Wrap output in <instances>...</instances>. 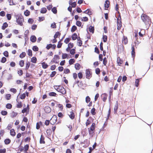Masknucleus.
Wrapping results in <instances>:
<instances>
[{
  "label": "nucleus",
  "instance_id": "f257e3e1",
  "mask_svg": "<svg viewBox=\"0 0 153 153\" xmlns=\"http://www.w3.org/2000/svg\"><path fill=\"white\" fill-rule=\"evenodd\" d=\"M141 19L146 25L150 26L152 23L151 19L147 15L143 14L141 16Z\"/></svg>",
  "mask_w": 153,
  "mask_h": 153
},
{
  "label": "nucleus",
  "instance_id": "f03ea898",
  "mask_svg": "<svg viewBox=\"0 0 153 153\" xmlns=\"http://www.w3.org/2000/svg\"><path fill=\"white\" fill-rule=\"evenodd\" d=\"M54 88L58 92H59L62 94H66V92L65 89L61 85L54 86Z\"/></svg>",
  "mask_w": 153,
  "mask_h": 153
},
{
  "label": "nucleus",
  "instance_id": "7ed1b4c3",
  "mask_svg": "<svg viewBox=\"0 0 153 153\" xmlns=\"http://www.w3.org/2000/svg\"><path fill=\"white\" fill-rule=\"evenodd\" d=\"M16 22L18 25L20 26H22L23 24L22 22L24 21V19L21 14L17 15Z\"/></svg>",
  "mask_w": 153,
  "mask_h": 153
},
{
  "label": "nucleus",
  "instance_id": "20e7f679",
  "mask_svg": "<svg viewBox=\"0 0 153 153\" xmlns=\"http://www.w3.org/2000/svg\"><path fill=\"white\" fill-rule=\"evenodd\" d=\"M92 73L91 71L89 69H87L85 71L86 78L89 79L92 77Z\"/></svg>",
  "mask_w": 153,
  "mask_h": 153
},
{
  "label": "nucleus",
  "instance_id": "39448f33",
  "mask_svg": "<svg viewBox=\"0 0 153 153\" xmlns=\"http://www.w3.org/2000/svg\"><path fill=\"white\" fill-rule=\"evenodd\" d=\"M44 110L46 113H49L51 111V109L50 107L47 106L44 107Z\"/></svg>",
  "mask_w": 153,
  "mask_h": 153
},
{
  "label": "nucleus",
  "instance_id": "423d86ee",
  "mask_svg": "<svg viewBox=\"0 0 153 153\" xmlns=\"http://www.w3.org/2000/svg\"><path fill=\"white\" fill-rule=\"evenodd\" d=\"M118 108V101H117L114 107V111L115 114H116Z\"/></svg>",
  "mask_w": 153,
  "mask_h": 153
},
{
  "label": "nucleus",
  "instance_id": "0eeeda50",
  "mask_svg": "<svg viewBox=\"0 0 153 153\" xmlns=\"http://www.w3.org/2000/svg\"><path fill=\"white\" fill-rule=\"evenodd\" d=\"M72 0H70L69 1V4L70 5H71V7H72L74 8L76 7V4L75 1L72 2Z\"/></svg>",
  "mask_w": 153,
  "mask_h": 153
},
{
  "label": "nucleus",
  "instance_id": "6e6552de",
  "mask_svg": "<svg viewBox=\"0 0 153 153\" xmlns=\"http://www.w3.org/2000/svg\"><path fill=\"white\" fill-rule=\"evenodd\" d=\"M57 117L56 116V115H53L52 118L50 120H52V118H53V119L55 118V119L54 121H53V122H51L50 123L51 125H53L57 121Z\"/></svg>",
  "mask_w": 153,
  "mask_h": 153
},
{
  "label": "nucleus",
  "instance_id": "1a4fd4ad",
  "mask_svg": "<svg viewBox=\"0 0 153 153\" xmlns=\"http://www.w3.org/2000/svg\"><path fill=\"white\" fill-rule=\"evenodd\" d=\"M131 49H132V51L131 54L132 55V56L133 57V59L134 58V57L135 56V48H134V45L132 46L131 47Z\"/></svg>",
  "mask_w": 153,
  "mask_h": 153
},
{
  "label": "nucleus",
  "instance_id": "9d476101",
  "mask_svg": "<svg viewBox=\"0 0 153 153\" xmlns=\"http://www.w3.org/2000/svg\"><path fill=\"white\" fill-rule=\"evenodd\" d=\"M36 40V38L34 35H32L30 37V40L32 42H35Z\"/></svg>",
  "mask_w": 153,
  "mask_h": 153
},
{
  "label": "nucleus",
  "instance_id": "9b49d317",
  "mask_svg": "<svg viewBox=\"0 0 153 153\" xmlns=\"http://www.w3.org/2000/svg\"><path fill=\"white\" fill-rule=\"evenodd\" d=\"M109 3L108 0H106L104 6H105V10H106L109 7Z\"/></svg>",
  "mask_w": 153,
  "mask_h": 153
},
{
  "label": "nucleus",
  "instance_id": "f8f14e48",
  "mask_svg": "<svg viewBox=\"0 0 153 153\" xmlns=\"http://www.w3.org/2000/svg\"><path fill=\"white\" fill-rule=\"evenodd\" d=\"M70 114H68L70 118L72 120L74 118L75 115L73 111H71L70 112Z\"/></svg>",
  "mask_w": 153,
  "mask_h": 153
},
{
  "label": "nucleus",
  "instance_id": "ddd939ff",
  "mask_svg": "<svg viewBox=\"0 0 153 153\" xmlns=\"http://www.w3.org/2000/svg\"><path fill=\"white\" fill-rule=\"evenodd\" d=\"M117 29L119 30L121 29L122 27V22L121 20L117 22Z\"/></svg>",
  "mask_w": 153,
  "mask_h": 153
},
{
  "label": "nucleus",
  "instance_id": "4468645a",
  "mask_svg": "<svg viewBox=\"0 0 153 153\" xmlns=\"http://www.w3.org/2000/svg\"><path fill=\"white\" fill-rule=\"evenodd\" d=\"M117 63L119 66H121L123 63V61L122 59H121L119 57H118L117 59Z\"/></svg>",
  "mask_w": 153,
  "mask_h": 153
},
{
  "label": "nucleus",
  "instance_id": "2eb2a0df",
  "mask_svg": "<svg viewBox=\"0 0 153 153\" xmlns=\"http://www.w3.org/2000/svg\"><path fill=\"white\" fill-rule=\"evenodd\" d=\"M95 127L96 124L94 123H93L90 127L89 129L90 130V131H94L95 130Z\"/></svg>",
  "mask_w": 153,
  "mask_h": 153
},
{
  "label": "nucleus",
  "instance_id": "dca6fc26",
  "mask_svg": "<svg viewBox=\"0 0 153 153\" xmlns=\"http://www.w3.org/2000/svg\"><path fill=\"white\" fill-rule=\"evenodd\" d=\"M89 32L93 33H94V26H90L89 28Z\"/></svg>",
  "mask_w": 153,
  "mask_h": 153
},
{
  "label": "nucleus",
  "instance_id": "f3484780",
  "mask_svg": "<svg viewBox=\"0 0 153 153\" xmlns=\"http://www.w3.org/2000/svg\"><path fill=\"white\" fill-rule=\"evenodd\" d=\"M45 137H43L42 134L41 135V138L40 140V143L41 144L43 143L44 144L45 143V141H44Z\"/></svg>",
  "mask_w": 153,
  "mask_h": 153
},
{
  "label": "nucleus",
  "instance_id": "a211bd4d",
  "mask_svg": "<svg viewBox=\"0 0 153 153\" xmlns=\"http://www.w3.org/2000/svg\"><path fill=\"white\" fill-rule=\"evenodd\" d=\"M8 25L6 22H4L3 25L1 27L2 29L4 30L5 29L8 27Z\"/></svg>",
  "mask_w": 153,
  "mask_h": 153
},
{
  "label": "nucleus",
  "instance_id": "6ab92c4d",
  "mask_svg": "<svg viewBox=\"0 0 153 153\" xmlns=\"http://www.w3.org/2000/svg\"><path fill=\"white\" fill-rule=\"evenodd\" d=\"M4 142L5 144L7 145L10 143L11 140L9 138H7L4 140Z\"/></svg>",
  "mask_w": 153,
  "mask_h": 153
},
{
  "label": "nucleus",
  "instance_id": "aec40b11",
  "mask_svg": "<svg viewBox=\"0 0 153 153\" xmlns=\"http://www.w3.org/2000/svg\"><path fill=\"white\" fill-rule=\"evenodd\" d=\"M16 134L15 130L14 129H12L10 130V134L12 136H14Z\"/></svg>",
  "mask_w": 153,
  "mask_h": 153
},
{
  "label": "nucleus",
  "instance_id": "412c9836",
  "mask_svg": "<svg viewBox=\"0 0 153 153\" xmlns=\"http://www.w3.org/2000/svg\"><path fill=\"white\" fill-rule=\"evenodd\" d=\"M41 64L42 65V67L44 69H46L48 67V65L45 62H43Z\"/></svg>",
  "mask_w": 153,
  "mask_h": 153
},
{
  "label": "nucleus",
  "instance_id": "4be33fe9",
  "mask_svg": "<svg viewBox=\"0 0 153 153\" xmlns=\"http://www.w3.org/2000/svg\"><path fill=\"white\" fill-rule=\"evenodd\" d=\"M72 39L73 40H75L76 39L77 37V35L76 33H74L71 36Z\"/></svg>",
  "mask_w": 153,
  "mask_h": 153
},
{
  "label": "nucleus",
  "instance_id": "5701e85b",
  "mask_svg": "<svg viewBox=\"0 0 153 153\" xmlns=\"http://www.w3.org/2000/svg\"><path fill=\"white\" fill-rule=\"evenodd\" d=\"M47 12V10L45 7H42L41 8L40 13H45Z\"/></svg>",
  "mask_w": 153,
  "mask_h": 153
},
{
  "label": "nucleus",
  "instance_id": "b1692460",
  "mask_svg": "<svg viewBox=\"0 0 153 153\" xmlns=\"http://www.w3.org/2000/svg\"><path fill=\"white\" fill-rule=\"evenodd\" d=\"M61 35V33L59 31H57L56 33L54 36V38H57L58 36H59Z\"/></svg>",
  "mask_w": 153,
  "mask_h": 153
},
{
  "label": "nucleus",
  "instance_id": "393cba45",
  "mask_svg": "<svg viewBox=\"0 0 153 153\" xmlns=\"http://www.w3.org/2000/svg\"><path fill=\"white\" fill-rule=\"evenodd\" d=\"M24 15L26 16H28L30 15V12L27 10H26L24 12Z\"/></svg>",
  "mask_w": 153,
  "mask_h": 153
},
{
  "label": "nucleus",
  "instance_id": "a878e982",
  "mask_svg": "<svg viewBox=\"0 0 153 153\" xmlns=\"http://www.w3.org/2000/svg\"><path fill=\"white\" fill-rule=\"evenodd\" d=\"M75 48H76L75 47L70 50V53L71 55H73L75 53Z\"/></svg>",
  "mask_w": 153,
  "mask_h": 153
},
{
  "label": "nucleus",
  "instance_id": "bb28decb",
  "mask_svg": "<svg viewBox=\"0 0 153 153\" xmlns=\"http://www.w3.org/2000/svg\"><path fill=\"white\" fill-rule=\"evenodd\" d=\"M29 112V110L27 108H24L22 111V113H25V112L28 113Z\"/></svg>",
  "mask_w": 153,
  "mask_h": 153
},
{
  "label": "nucleus",
  "instance_id": "cd10ccee",
  "mask_svg": "<svg viewBox=\"0 0 153 153\" xmlns=\"http://www.w3.org/2000/svg\"><path fill=\"white\" fill-rule=\"evenodd\" d=\"M51 11L53 13L55 14H56L57 13V10L56 7H53L51 9Z\"/></svg>",
  "mask_w": 153,
  "mask_h": 153
},
{
  "label": "nucleus",
  "instance_id": "c85d7f7f",
  "mask_svg": "<svg viewBox=\"0 0 153 153\" xmlns=\"http://www.w3.org/2000/svg\"><path fill=\"white\" fill-rule=\"evenodd\" d=\"M12 105L9 103H7L6 105V108L8 109H10L12 108Z\"/></svg>",
  "mask_w": 153,
  "mask_h": 153
},
{
  "label": "nucleus",
  "instance_id": "c756f323",
  "mask_svg": "<svg viewBox=\"0 0 153 153\" xmlns=\"http://www.w3.org/2000/svg\"><path fill=\"white\" fill-rule=\"evenodd\" d=\"M77 27L75 25H74L72 26L71 31L72 32H74L76 29H77Z\"/></svg>",
  "mask_w": 153,
  "mask_h": 153
},
{
  "label": "nucleus",
  "instance_id": "7c9ffc66",
  "mask_svg": "<svg viewBox=\"0 0 153 153\" xmlns=\"http://www.w3.org/2000/svg\"><path fill=\"white\" fill-rule=\"evenodd\" d=\"M32 50L34 51H39V48L36 45L34 46L33 47Z\"/></svg>",
  "mask_w": 153,
  "mask_h": 153
},
{
  "label": "nucleus",
  "instance_id": "2f4dec72",
  "mask_svg": "<svg viewBox=\"0 0 153 153\" xmlns=\"http://www.w3.org/2000/svg\"><path fill=\"white\" fill-rule=\"evenodd\" d=\"M32 75L28 73L27 72H26V76H25V77L28 78H32Z\"/></svg>",
  "mask_w": 153,
  "mask_h": 153
},
{
  "label": "nucleus",
  "instance_id": "473e14b6",
  "mask_svg": "<svg viewBox=\"0 0 153 153\" xmlns=\"http://www.w3.org/2000/svg\"><path fill=\"white\" fill-rule=\"evenodd\" d=\"M49 95L50 96L56 97L57 94L54 92H49Z\"/></svg>",
  "mask_w": 153,
  "mask_h": 153
},
{
  "label": "nucleus",
  "instance_id": "72a5a7b5",
  "mask_svg": "<svg viewBox=\"0 0 153 153\" xmlns=\"http://www.w3.org/2000/svg\"><path fill=\"white\" fill-rule=\"evenodd\" d=\"M26 65L25 67V70H28L30 65V62H27L26 63Z\"/></svg>",
  "mask_w": 153,
  "mask_h": 153
},
{
  "label": "nucleus",
  "instance_id": "f704fd0d",
  "mask_svg": "<svg viewBox=\"0 0 153 153\" xmlns=\"http://www.w3.org/2000/svg\"><path fill=\"white\" fill-rule=\"evenodd\" d=\"M37 59L36 57H33L31 59V62L33 63H35L36 62Z\"/></svg>",
  "mask_w": 153,
  "mask_h": 153
},
{
  "label": "nucleus",
  "instance_id": "c9c22d12",
  "mask_svg": "<svg viewBox=\"0 0 153 153\" xmlns=\"http://www.w3.org/2000/svg\"><path fill=\"white\" fill-rule=\"evenodd\" d=\"M75 62V60L74 59H71L69 61V63L70 65H71L74 64Z\"/></svg>",
  "mask_w": 153,
  "mask_h": 153
},
{
  "label": "nucleus",
  "instance_id": "e433bc0d",
  "mask_svg": "<svg viewBox=\"0 0 153 153\" xmlns=\"http://www.w3.org/2000/svg\"><path fill=\"white\" fill-rule=\"evenodd\" d=\"M102 39H103V42H105L107 41V36L106 35H103Z\"/></svg>",
  "mask_w": 153,
  "mask_h": 153
},
{
  "label": "nucleus",
  "instance_id": "4c0bfd02",
  "mask_svg": "<svg viewBox=\"0 0 153 153\" xmlns=\"http://www.w3.org/2000/svg\"><path fill=\"white\" fill-rule=\"evenodd\" d=\"M123 42L124 43L125 45L126 44L128 43L127 39L126 37V38L124 36L123 37V39L122 40Z\"/></svg>",
  "mask_w": 153,
  "mask_h": 153
},
{
  "label": "nucleus",
  "instance_id": "58836bf2",
  "mask_svg": "<svg viewBox=\"0 0 153 153\" xmlns=\"http://www.w3.org/2000/svg\"><path fill=\"white\" fill-rule=\"evenodd\" d=\"M25 52H22L19 55V57L21 58H23L25 56Z\"/></svg>",
  "mask_w": 153,
  "mask_h": 153
},
{
  "label": "nucleus",
  "instance_id": "ea45409f",
  "mask_svg": "<svg viewBox=\"0 0 153 153\" xmlns=\"http://www.w3.org/2000/svg\"><path fill=\"white\" fill-rule=\"evenodd\" d=\"M139 79H136L135 82V85L136 87H138L139 85Z\"/></svg>",
  "mask_w": 153,
  "mask_h": 153
},
{
  "label": "nucleus",
  "instance_id": "a19ab883",
  "mask_svg": "<svg viewBox=\"0 0 153 153\" xmlns=\"http://www.w3.org/2000/svg\"><path fill=\"white\" fill-rule=\"evenodd\" d=\"M28 56H32V50L31 49H29L28 50Z\"/></svg>",
  "mask_w": 153,
  "mask_h": 153
},
{
  "label": "nucleus",
  "instance_id": "79ce46f5",
  "mask_svg": "<svg viewBox=\"0 0 153 153\" xmlns=\"http://www.w3.org/2000/svg\"><path fill=\"white\" fill-rule=\"evenodd\" d=\"M95 110L96 109L94 108L91 109V113L93 115H95L96 114V113L95 112Z\"/></svg>",
  "mask_w": 153,
  "mask_h": 153
},
{
  "label": "nucleus",
  "instance_id": "37998d69",
  "mask_svg": "<svg viewBox=\"0 0 153 153\" xmlns=\"http://www.w3.org/2000/svg\"><path fill=\"white\" fill-rule=\"evenodd\" d=\"M60 59L59 56L58 55H55L54 57L53 58V60H59Z\"/></svg>",
  "mask_w": 153,
  "mask_h": 153
},
{
  "label": "nucleus",
  "instance_id": "c03bdc74",
  "mask_svg": "<svg viewBox=\"0 0 153 153\" xmlns=\"http://www.w3.org/2000/svg\"><path fill=\"white\" fill-rule=\"evenodd\" d=\"M11 97V94H7L6 95L5 98L7 100H9L10 99Z\"/></svg>",
  "mask_w": 153,
  "mask_h": 153
},
{
  "label": "nucleus",
  "instance_id": "a18cd8bd",
  "mask_svg": "<svg viewBox=\"0 0 153 153\" xmlns=\"http://www.w3.org/2000/svg\"><path fill=\"white\" fill-rule=\"evenodd\" d=\"M46 132L48 136H50L52 133V131L50 129H47Z\"/></svg>",
  "mask_w": 153,
  "mask_h": 153
},
{
  "label": "nucleus",
  "instance_id": "49530a36",
  "mask_svg": "<svg viewBox=\"0 0 153 153\" xmlns=\"http://www.w3.org/2000/svg\"><path fill=\"white\" fill-rule=\"evenodd\" d=\"M1 114L3 116L6 115L7 114V112L6 111L2 110L1 111Z\"/></svg>",
  "mask_w": 153,
  "mask_h": 153
},
{
  "label": "nucleus",
  "instance_id": "de8ad7c7",
  "mask_svg": "<svg viewBox=\"0 0 153 153\" xmlns=\"http://www.w3.org/2000/svg\"><path fill=\"white\" fill-rule=\"evenodd\" d=\"M70 72V70L68 68H66L64 70V73L65 74H68Z\"/></svg>",
  "mask_w": 153,
  "mask_h": 153
},
{
  "label": "nucleus",
  "instance_id": "09e8293b",
  "mask_svg": "<svg viewBox=\"0 0 153 153\" xmlns=\"http://www.w3.org/2000/svg\"><path fill=\"white\" fill-rule=\"evenodd\" d=\"M17 73L19 76H21L23 75V71L22 70L20 69L18 71Z\"/></svg>",
  "mask_w": 153,
  "mask_h": 153
},
{
  "label": "nucleus",
  "instance_id": "8fccbe9b",
  "mask_svg": "<svg viewBox=\"0 0 153 153\" xmlns=\"http://www.w3.org/2000/svg\"><path fill=\"white\" fill-rule=\"evenodd\" d=\"M80 65L79 63H76L75 64V68L76 70H79L80 69L79 67L80 66Z\"/></svg>",
  "mask_w": 153,
  "mask_h": 153
},
{
  "label": "nucleus",
  "instance_id": "3c124183",
  "mask_svg": "<svg viewBox=\"0 0 153 153\" xmlns=\"http://www.w3.org/2000/svg\"><path fill=\"white\" fill-rule=\"evenodd\" d=\"M29 148V145L28 144L25 145L24 147V151L27 152Z\"/></svg>",
  "mask_w": 153,
  "mask_h": 153
},
{
  "label": "nucleus",
  "instance_id": "603ef678",
  "mask_svg": "<svg viewBox=\"0 0 153 153\" xmlns=\"http://www.w3.org/2000/svg\"><path fill=\"white\" fill-rule=\"evenodd\" d=\"M19 65L21 67H22L24 65V62L23 60H21L19 62Z\"/></svg>",
  "mask_w": 153,
  "mask_h": 153
},
{
  "label": "nucleus",
  "instance_id": "864d4df0",
  "mask_svg": "<svg viewBox=\"0 0 153 153\" xmlns=\"http://www.w3.org/2000/svg\"><path fill=\"white\" fill-rule=\"evenodd\" d=\"M56 71H53L50 74V77L51 78L53 77L56 74Z\"/></svg>",
  "mask_w": 153,
  "mask_h": 153
},
{
  "label": "nucleus",
  "instance_id": "5fc2aeb1",
  "mask_svg": "<svg viewBox=\"0 0 153 153\" xmlns=\"http://www.w3.org/2000/svg\"><path fill=\"white\" fill-rule=\"evenodd\" d=\"M22 106V105L21 102H19L17 105V107L18 108H21Z\"/></svg>",
  "mask_w": 153,
  "mask_h": 153
},
{
  "label": "nucleus",
  "instance_id": "6e6d98bb",
  "mask_svg": "<svg viewBox=\"0 0 153 153\" xmlns=\"http://www.w3.org/2000/svg\"><path fill=\"white\" fill-rule=\"evenodd\" d=\"M8 1L10 5H15L16 4L13 3V0H8Z\"/></svg>",
  "mask_w": 153,
  "mask_h": 153
},
{
  "label": "nucleus",
  "instance_id": "4d7b16f0",
  "mask_svg": "<svg viewBox=\"0 0 153 153\" xmlns=\"http://www.w3.org/2000/svg\"><path fill=\"white\" fill-rule=\"evenodd\" d=\"M104 95V96L103 97L102 100L104 102H105L107 99V96L106 95V94H102V97H103Z\"/></svg>",
  "mask_w": 153,
  "mask_h": 153
},
{
  "label": "nucleus",
  "instance_id": "13d9d810",
  "mask_svg": "<svg viewBox=\"0 0 153 153\" xmlns=\"http://www.w3.org/2000/svg\"><path fill=\"white\" fill-rule=\"evenodd\" d=\"M6 58L4 57H2L1 60L0 62L1 63H4L6 61Z\"/></svg>",
  "mask_w": 153,
  "mask_h": 153
},
{
  "label": "nucleus",
  "instance_id": "bf43d9fd",
  "mask_svg": "<svg viewBox=\"0 0 153 153\" xmlns=\"http://www.w3.org/2000/svg\"><path fill=\"white\" fill-rule=\"evenodd\" d=\"M81 22L79 21H77L76 22V25L78 27H80L82 25Z\"/></svg>",
  "mask_w": 153,
  "mask_h": 153
},
{
  "label": "nucleus",
  "instance_id": "052dcab7",
  "mask_svg": "<svg viewBox=\"0 0 153 153\" xmlns=\"http://www.w3.org/2000/svg\"><path fill=\"white\" fill-rule=\"evenodd\" d=\"M6 17L7 19L8 20H10L11 18V15L10 14L7 13L6 15Z\"/></svg>",
  "mask_w": 153,
  "mask_h": 153
},
{
  "label": "nucleus",
  "instance_id": "680f3d73",
  "mask_svg": "<svg viewBox=\"0 0 153 153\" xmlns=\"http://www.w3.org/2000/svg\"><path fill=\"white\" fill-rule=\"evenodd\" d=\"M62 45V43L60 42V41H59L58 42L57 47L58 48H60L61 47Z\"/></svg>",
  "mask_w": 153,
  "mask_h": 153
},
{
  "label": "nucleus",
  "instance_id": "e2e57ef3",
  "mask_svg": "<svg viewBox=\"0 0 153 153\" xmlns=\"http://www.w3.org/2000/svg\"><path fill=\"white\" fill-rule=\"evenodd\" d=\"M71 39L70 38H66L65 40H64V42L66 44L68 43V42H70V41Z\"/></svg>",
  "mask_w": 153,
  "mask_h": 153
},
{
  "label": "nucleus",
  "instance_id": "0e129e2a",
  "mask_svg": "<svg viewBox=\"0 0 153 153\" xmlns=\"http://www.w3.org/2000/svg\"><path fill=\"white\" fill-rule=\"evenodd\" d=\"M3 54L4 56L5 57H7L9 56V53L7 51H5L3 53Z\"/></svg>",
  "mask_w": 153,
  "mask_h": 153
},
{
  "label": "nucleus",
  "instance_id": "69168bd1",
  "mask_svg": "<svg viewBox=\"0 0 153 153\" xmlns=\"http://www.w3.org/2000/svg\"><path fill=\"white\" fill-rule=\"evenodd\" d=\"M34 20L32 18H29L28 20V22L30 24L33 23Z\"/></svg>",
  "mask_w": 153,
  "mask_h": 153
},
{
  "label": "nucleus",
  "instance_id": "338daca9",
  "mask_svg": "<svg viewBox=\"0 0 153 153\" xmlns=\"http://www.w3.org/2000/svg\"><path fill=\"white\" fill-rule=\"evenodd\" d=\"M68 56V55L67 53H63L62 56V59H65L67 58Z\"/></svg>",
  "mask_w": 153,
  "mask_h": 153
},
{
  "label": "nucleus",
  "instance_id": "774afa93",
  "mask_svg": "<svg viewBox=\"0 0 153 153\" xmlns=\"http://www.w3.org/2000/svg\"><path fill=\"white\" fill-rule=\"evenodd\" d=\"M26 97L25 94L24 93L22 94L20 96V98L21 99H24Z\"/></svg>",
  "mask_w": 153,
  "mask_h": 153
}]
</instances>
